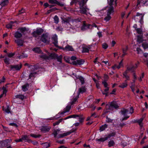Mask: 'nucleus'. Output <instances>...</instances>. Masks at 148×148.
<instances>
[{"label": "nucleus", "mask_w": 148, "mask_h": 148, "mask_svg": "<svg viewBox=\"0 0 148 148\" xmlns=\"http://www.w3.org/2000/svg\"><path fill=\"white\" fill-rule=\"evenodd\" d=\"M27 55L25 54L24 53H22V54L20 56H17V58L20 59L27 58Z\"/></svg>", "instance_id": "nucleus-39"}, {"label": "nucleus", "mask_w": 148, "mask_h": 148, "mask_svg": "<svg viewBox=\"0 0 148 148\" xmlns=\"http://www.w3.org/2000/svg\"><path fill=\"white\" fill-rule=\"evenodd\" d=\"M33 51H35L37 53H41V51L39 47H36L34 48L33 49Z\"/></svg>", "instance_id": "nucleus-37"}, {"label": "nucleus", "mask_w": 148, "mask_h": 148, "mask_svg": "<svg viewBox=\"0 0 148 148\" xmlns=\"http://www.w3.org/2000/svg\"><path fill=\"white\" fill-rule=\"evenodd\" d=\"M121 112L122 114L124 115L128 113L132 114L134 112V109L132 107H131L130 108L129 111L128 109H124L122 110Z\"/></svg>", "instance_id": "nucleus-9"}, {"label": "nucleus", "mask_w": 148, "mask_h": 148, "mask_svg": "<svg viewBox=\"0 0 148 148\" xmlns=\"http://www.w3.org/2000/svg\"><path fill=\"white\" fill-rule=\"evenodd\" d=\"M64 120V119H62L59 120L58 121H56V122L54 123H53V125L54 126H55L56 125H58L60 122H61L62 121Z\"/></svg>", "instance_id": "nucleus-42"}, {"label": "nucleus", "mask_w": 148, "mask_h": 148, "mask_svg": "<svg viewBox=\"0 0 148 148\" xmlns=\"http://www.w3.org/2000/svg\"><path fill=\"white\" fill-rule=\"evenodd\" d=\"M8 0H3L1 3L0 5L2 6H4L8 3Z\"/></svg>", "instance_id": "nucleus-40"}, {"label": "nucleus", "mask_w": 148, "mask_h": 148, "mask_svg": "<svg viewBox=\"0 0 148 148\" xmlns=\"http://www.w3.org/2000/svg\"><path fill=\"white\" fill-rule=\"evenodd\" d=\"M90 48L87 46H84L82 47V51L83 53L88 52Z\"/></svg>", "instance_id": "nucleus-23"}, {"label": "nucleus", "mask_w": 148, "mask_h": 148, "mask_svg": "<svg viewBox=\"0 0 148 148\" xmlns=\"http://www.w3.org/2000/svg\"><path fill=\"white\" fill-rule=\"evenodd\" d=\"M105 109L106 112H109V111L108 110H113V109L110 103V104H108L106 105Z\"/></svg>", "instance_id": "nucleus-21"}, {"label": "nucleus", "mask_w": 148, "mask_h": 148, "mask_svg": "<svg viewBox=\"0 0 148 148\" xmlns=\"http://www.w3.org/2000/svg\"><path fill=\"white\" fill-rule=\"evenodd\" d=\"M2 89L3 90V95L5 94V95L6 93L7 92V90L6 88L5 87H3L2 88Z\"/></svg>", "instance_id": "nucleus-59"}, {"label": "nucleus", "mask_w": 148, "mask_h": 148, "mask_svg": "<svg viewBox=\"0 0 148 148\" xmlns=\"http://www.w3.org/2000/svg\"><path fill=\"white\" fill-rule=\"evenodd\" d=\"M3 110H4L5 112L7 113H9L10 112V109L9 108L8 106H7V108L5 109H4L3 107Z\"/></svg>", "instance_id": "nucleus-43"}, {"label": "nucleus", "mask_w": 148, "mask_h": 148, "mask_svg": "<svg viewBox=\"0 0 148 148\" xmlns=\"http://www.w3.org/2000/svg\"><path fill=\"white\" fill-rule=\"evenodd\" d=\"M80 9V12L83 14H85L86 15H87V14H90L91 15H92L89 12H88L87 13V11H88L89 10V9L88 8H87L86 7H84V6H81L79 7Z\"/></svg>", "instance_id": "nucleus-8"}, {"label": "nucleus", "mask_w": 148, "mask_h": 148, "mask_svg": "<svg viewBox=\"0 0 148 148\" xmlns=\"http://www.w3.org/2000/svg\"><path fill=\"white\" fill-rule=\"evenodd\" d=\"M142 46L144 49H146L148 47V43L144 42L142 44Z\"/></svg>", "instance_id": "nucleus-49"}, {"label": "nucleus", "mask_w": 148, "mask_h": 148, "mask_svg": "<svg viewBox=\"0 0 148 148\" xmlns=\"http://www.w3.org/2000/svg\"><path fill=\"white\" fill-rule=\"evenodd\" d=\"M114 1V0H110V1L109 2V5H110V7H113L112 6V5L113 4V3Z\"/></svg>", "instance_id": "nucleus-58"}, {"label": "nucleus", "mask_w": 148, "mask_h": 148, "mask_svg": "<svg viewBox=\"0 0 148 148\" xmlns=\"http://www.w3.org/2000/svg\"><path fill=\"white\" fill-rule=\"evenodd\" d=\"M140 4V6H147L148 5V0H138L137 6Z\"/></svg>", "instance_id": "nucleus-11"}, {"label": "nucleus", "mask_w": 148, "mask_h": 148, "mask_svg": "<svg viewBox=\"0 0 148 148\" xmlns=\"http://www.w3.org/2000/svg\"><path fill=\"white\" fill-rule=\"evenodd\" d=\"M136 30L137 33L139 34H141L142 33V30L140 28L136 29Z\"/></svg>", "instance_id": "nucleus-52"}, {"label": "nucleus", "mask_w": 148, "mask_h": 148, "mask_svg": "<svg viewBox=\"0 0 148 148\" xmlns=\"http://www.w3.org/2000/svg\"><path fill=\"white\" fill-rule=\"evenodd\" d=\"M131 65L132 66H127L126 70H125L127 71V72H128V71H130L132 73V71H135V68L134 66H132V63H131Z\"/></svg>", "instance_id": "nucleus-20"}, {"label": "nucleus", "mask_w": 148, "mask_h": 148, "mask_svg": "<svg viewBox=\"0 0 148 148\" xmlns=\"http://www.w3.org/2000/svg\"><path fill=\"white\" fill-rule=\"evenodd\" d=\"M10 59L9 58L7 57H5V59H4V62L6 64H10Z\"/></svg>", "instance_id": "nucleus-44"}, {"label": "nucleus", "mask_w": 148, "mask_h": 148, "mask_svg": "<svg viewBox=\"0 0 148 148\" xmlns=\"http://www.w3.org/2000/svg\"><path fill=\"white\" fill-rule=\"evenodd\" d=\"M84 62V61L82 59L77 60L76 61H73L72 63L73 65H80L83 64Z\"/></svg>", "instance_id": "nucleus-12"}, {"label": "nucleus", "mask_w": 148, "mask_h": 148, "mask_svg": "<svg viewBox=\"0 0 148 148\" xmlns=\"http://www.w3.org/2000/svg\"><path fill=\"white\" fill-rule=\"evenodd\" d=\"M108 127V125L106 124H105L100 127L99 130L100 132L103 131L107 128Z\"/></svg>", "instance_id": "nucleus-28"}, {"label": "nucleus", "mask_w": 148, "mask_h": 148, "mask_svg": "<svg viewBox=\"0 0 148 148\" xmlns=\"http://www.w3.org/2000/svg\"><path fill=\"white\" fill-rule=\"evenodd\" d=\"M102 83L103 84L105 87H107L108 85L107 83L106 82V81H104Z\"/></svg>", "instance_id": "nucleus-62"}, {"label": "nucleus", "mask_w": 148, "mask_h": 148, "mask_svg": "<svg viewBox=\"0 0 148 148\" xmlns=\"http://www.w3.org/2000/svg\"><path fill=\"white\" fill-rule=\"evenodd\" d=\"M143 120V118H140L139 120H138L137 121V122L139 123V125L141 126L142 125V123Z\"/></svg>", "instance_id": "nucleus-55"}, {"label": "nucleus", "mask_w": 148, "mask_h": 148, "mask_svg": "<svg viewBox=\"0 0 148 148\" xmlns=\"http://www.w3.org/2000/svg\"><path fill=\"white\" fill-rule=\"evenodd\" d=\"M56 58L57 61L60 62V63L62 62V56L60 55V56H58L57 55V56Z\"/></svg>", "instance_id": "nucleus-46"}, {"label": "nucleus", "mask_w": 148, "mask_h": 148, "mask_svg": "<svg viewBox=\"0 0 148 148\" xmlns=\"http://www.w3.org/2000/svg\"><path fill=\"white\" fill-rule=\"evenodd\" d=\"M63 50H65L68 51H73V49L71 46L69 45H67L63 49Z\"/></svg>", "instance_id": "nucleus-25"}, {"label": "nucleus", "mask_w": 148, "mask_h": 148, "mask_svg": "<svg viewBox=\"0 0 148 148\" xmlns=\"http://www.w3.org/2000/svg\"><path fill=\"white\" fill-rule=\"evenodd\" d=\"M29 88V84H26L22 86V90L24 91H26L28 90Z\"/></svg>", "instance_id": "nucleus-29"}, {"label": "nucleus", "mask_w": 148, "mask_h": 148, "mask_svg": "<svg viewBox=\"0 0 148 148\" xmlns=\"http://www.w3.org/2000/svg\"><path fill=\"white\" fill-rule=\"evenodd\" d=\"M106 88L104 89V92H102V93L103 95H106V96H108V91L109 90V88L108 87H105Z\"/></svg>", "instance_id": "nucleus-41"}, {"label": "nucleus", "mask_w": 148, "mask_h": 148, "mask_svg": "<svg viewBox=\"0 0 148 148\" xmlns=\"http://www.w3.org/2000/svg\"><path fill=\"white\" fill-rule=\"evenodd\" d=\"M114 12V9L113 7H109L107 10V12L106 16L105 17L104 20L107 22L109 21L111 18V17L110 15L112 14H113Z\"/></svg>", "instance_id": "nucleus-3"}, {"label": "nucleus", "mask_w": 148, "mask_h": 148, "mask_svg": "<svg viewBox=\"0 0 148 148\" xmlns=\"http://www.w3.org/2000/svg\"><path fill=\"white\" fill-rule=\"evenodd\" d=\"M145 14L144 13H140L139 12H137L136 15L134 16V19L136 21H137V20H136V17L140 16L139 18H140V20L139 22L141 24H143V17Z\"/></svg>", "instance_id": "nucleus-7"}, {"label": "nucleus", "mask_w": 148, "mask_h": 148, "mask_svg": "<svg viewBox=\"0 0 148 148\" xmlns=\"http://www.w3.org/2000/svg\"><path fill=\"white\" fill-rule=\"evenodd\" d=\"M44 32V30L41 28H37L36 30L32 33V35L34 37L36 38L41 35Z\"/></svg>", "instance_id": "nucleus-5"}, {"label": "nucleus", "mask_w": 148, "mask_h": 148, "mask_svg": "<svg viewBox=\"0 0 148 148\" xmlns=\"http://www.w3.org/2000/svg\"><path fill=\"white\" fill-rule=\"evenodd\" d=\"M116 132L115 131H111L110 133L106 135L108 139L112 137L115 136L116 134Z\"/></svg>", "instance_id": "nucleus-24"}, {"label": "nucleus", "mask_w": 148, "mask_h": 148, "mask_svg": "<svg viewBox=\"0 0 148 148\" xmlns=\"http://www.w3.org/2000/svg\"><path fill=\"white\" fill-rule=\"evenodd\" d=\"M55 23H58L59 22V18L57 15L55 16L54 18Z\"/></svg>", "instance_id": "nucleus-50"}, {"label": "nucleus", "mask_w": 148, "mask_h": 148, "mask_svg": "<svg viewBox=\"0 0 148 148\" xmlns=\"http://www.w3.org/2000/svg\"><path fill=\"white\" fill-rule=\"evenodd\" d=\"M79 79L81 82V83L82 84H83L84 83V78L81 77L79 78Z\"/></svg>", "instance_id": "nucleus-61"}, {"label": "nucleus", "mask_w": 148, "mask_h": 148, "mask_svg": "<svg viewBox=\"0 0 148 148\" xmlns=\"http://www.w3.org/2000/svg\"><path fill=\"white\" fill-rule=\"evenodd\" d=\"M10 125L12 126H14L16 127H18L17 125L15 123H11L9 124Z\"/></svg>", "instance_id": "nucleus-63"}, {"label": "nucleus", "mask_w": 148, "mask_h": 148, "mask_svg": "<svg viewBox=\"0 0 148 148\" xmlns=\"http://www.w3.org/2000/svg\"><path fill=\"white\" fill-rule=\"evenodd\" d=\"M128 72H127V71H125L123 73V78L125 79L127 81V80H130V75H128L127 74Z\"/></svg>", "instance_id": "nucleus-18"}, {"label": "nucleus", "mask_w": 148, "mask_h": 148, "mask_svg": "<svg viewBox=\"0 0 148 148\" xmlns=\"http://www.w3.org/2000/svg\"><path fill=\"white\" fill-rule=\"evenodd\" d=\"M29 140L28 139L27 136V135H24L23 136L22 138L18 139H17L15 140V141L16 142H22L24 140H27L28 142Z\"/></svg>", "instance_id": "nucleus-14"}, {"label": "nucleus", "mask_w": 148, "mask_h": 148, "mask_svg": "<svg viewBox=\"0 0 148 148\" xmlns=\"http://www.w3.org/2000/svg\"><path fill=\"white\" fill-rule=\"evenodd\" d=\"M40 57L46 60L55 59L57 56V55L55 53H51L49 56L46 54L42 55L40 56Z\"/></svg>", "instance_id": "nucleus-4"}, {"label": "nucleus", "mask_w": 148, "mask_h": 148, "mask_svg": "<svg viewBox=\"0 0 148 148\" xmlns=\"http://www.w3.org/2000/svg\"><path fill=\"white\" fill-rule=\"evenodd\" d=\"M90 25V24H86V21H83V25L81 27V29L83 31H84L86 29L89 28V27Z\"/></svg>", "instance_id": "nucleus-16"}, {"label": "nucleus", "mask_w": 148, "mask_h": 148, "mask_svg": "<svg viewBox=\"0 0 148 148\" xmlns=\"http://www.w3.org/2000/svg\"><path fill=\"white\" fill-rule=\"evenodd\" d=\"M29 141L31 142L34 145L37 146L38 145V143L36 141H32L30 140H29L28 142H29Z\"/></svg>", "instance_id": "nucleus-53"}, {"label": "nucleus", "mask_w": 148, "mask_h": 148, "mask_svg": "<svg viewBox=\"0 0 148 148\" xmlns=\"http://www.w3.org/2000/svg\"><path fill=\"white\" fill-rule=\"evenodd\" d=\"M14 55V53H7V56L9 58H11L13 57Z\"/></svg>", "instance_id": "nucleus-56"}, {"label": "nucleus", "mask_w": 148, "mask_h": 148, "mask_svg": "<svg viewBox=\"0 0 148 148\" xmlns=\"http://www.w3.org/2000/svg\"><path fill=\"white\" fill-rule=\"evenodd\" d=\"M52 40L53 43L56 47H58V37L56 35H54L52 38Z\"/></svg>", "instance_id": "nucleus-15"}, {"label": "nucleus", "mask_w": 148, "mask_h": 148, "mask_svg": "<svg viewBox=\"0 0 148 148\" xmlns=\"http://www.w3.org/2000/svg\"><path fill=\"white\" fill-rule=\"evenodd\" d=\"M49 2L51 4H56L60 5V6H64V4L61 3L60 2L57 1V0H49Z\"/></svg>", "instance_id": "nucleus-17"}, {"label": "nucleus", "mask_w": 148, "mask_h": 148, "mask_svg": "<svg viewBox=\"0 0 148 148\" xmlns=\"http://www.w3.org/2000/svg\"><path fill=\"white\" fill-rule=\"evenodd\" d=\"M143 41V36L142 35H139L137 36V41L140 43L142 42Z\"/></svg>", "instance_id": "nucleus-34"}, {"label": "nucleus", "mask_w": 148, "mask_h": 148, "mask_svg": "<svg viewBox=\"0 0 148 148\" xmlns=\"http://www.w3.org/2000/svg\"><path fill=\"white\" fill-rule=\"evenodd\" d=\"M127 82L126 81V80H125L124 82L120 84L119 86V87L122 88H123L127 87Z\"/></svg>", "instance_id": "nucleus-26"}, {"label": "nucleus", "mask_w": 148, "mask_h": 148, "mask_svg": "<svg viewBox=\"0 0 148 148\" xmlns=\"http://www.w3.org/2000/svg\"><path fill=\"white\" fill-rule=\"evenodd\" d=\"M88 0H82L79 2V7L84 6L85 4L87 2Z\"/></svg>", "instance_id": "nucleus-36"}, {"label": "nucleus", "mask_w": 148, "mask_h": 148, "mask_svg": "<svg viewBox=\"0 0 148 148\" xmlns=\"http://www.w3.org/2000/svg\"><path fill=\"white\" fill-rule=\"evenodd\" d=\"M128 49V47L127 46H126L125 47L122 48V50L123 51V54L121 56V57H123L127 55V51Z\"/></svg>", "instance_id": "nucleus-22"}, {"label": "nucleus", "mask_w": 148, "mask_h": 148, "mask_svg": "<svg viewBox=\"0 0 148 148\" xmlns=\"http://www.w3.org/2000/svg\"><path fill=\"white\" fill-rule=\"evenodd\" d=\"M76 130V129L72 130L69 132L61 134H60L61 132L60 130H55L53 131L52 134L53 135L54 138H59L69 135L71 133L75 132Z\"/></svg>", "instance_id": "nucleus-2"}, {"label": "nucleus", "mask_w": 148, "mask_h": 148, "mask_svg": "<svg viewBox=\"0 0 148 148\" xmlns=\"http://www.w3.org/2000/svg\"><path fill=\"white\" fill-rule=\"evenodd\" d=\"M102 47L103 48L106 49L108 48V46L106 43H104L102 45Z\"/></svg>", "instance_id": "nucleus-57"}, {"label": "nucleus", "mask_w": 148, "mask_h": 148, "mask_svg": "<svg viewBox=\"0 0 148 148\" xmlns=\"http://www.w3.org/2000/svg\"><path fill=\"white\" fill-rule=\"evenodd\" d=\"M70 18H64L63 19V21L64 23H69L70 21Z\"/></svg>", "instance_id": "nucleus-51"}, {"label": "nucleus", "mask_w": 148, "mask_h": 148, "mask_svg": "<svg viewBox=\"0 0 148 148\" xmlns=\"http://www.w3.org/2000/svg\"><path fill=\"white\" fill-rule=\"evenodd\" d=\"M108 139V138L106 135V137L104 138H100L98 139L97 140L96 139V140L98 141H100L101 142H104L105 140H107Z\"/></svg>", "instance_id": "nucleus-38"}, {"label": "nucleus", "mask_w": 148, "mask_h": 148, "mask_svg": "<svg viewBox=\"0 0 148 148\" xmlns=\"http://www.w3.org/2000/svg\"><path fill=\"white\" fill-rule=\"evenodd\" d=\"M86 91V89L85 87H82L79 89L78 96L80 93H83Z\"/></svg>", "instance_id": "nucleus-31"}, {"label": "nucleus", "mask_w": 148, "mask_h": 148, "mask_svg": "<svg viewBox=\"0 0 148 148\" xmlns=\"http://www.w3.org/2000/svg\"><path fill=\"white\" fill-rule=\"evenodd\" d=\"M51 127L50 126H41L40 128V130L43 133H46L49 131L50 130Z\"/></svg>", "instance_id": "nucleus-10"}, {"label": "nucleus", "mask_w": 148, "mask_h": 148, "mask_svg": "<svg viewBox=\"0 0 148 148\" xmlns=\"http://www.w3.org/2000/svg\"><path fill=\"white\" fill-rule=\"evenodd\" d=\"M132 73H133L132 75L133 77V79L132 80L133 82H132V83L133 84V86H135V81L137 79V76L136 73L135 71H132Z\"/></svg>", "instance_id": "nucleus-19"}, {"label": "nucleus", "mask_w": 148, "mask_h": 148, "mask_svg": "<svg viewBox=\"0 0 148 148\" xmlns=\"http://www.w3.org/2000/svg\"><path fill=\"white\" fill-rule=\"evenodd\" d=\"M114 144V142L113 140H110L108 143V145L109 147L113 146Z\"/></svg>", "instance_id": "nucleus-45"}, {"label": "nucleus", "mask_w": 148, "mask_h": 148, "mask_svg": "<svg viewBox=\"0 0 148 148\" xmlns=\"http://www.w3.org/2000/svg\"><path fill=\"white\" fill-rule=\"evenodd\" d=\"M15 42L18 46H22L23 45V41L22 40L17 39L15 40Z\"/></svg>", "instance_id": "nucleus-30"}, {"label": "nucleus", "mask_w": 148, "mask_h": 148, "mask_svg": "<svg viewBox=\"0 0 148 148\" xmlns=\"http://www.w3.org/2000/svg\"><path fill=\"white\" fill-rule=\"evenodd\" d=\"M110 103L113 109L114 108L117 109L119 107V106L116 102L113 101L111 102Z\"/></svg>", "instance_id": "nucleus-27"}, {"label": "nucleus", "mask_w": 148, "mask_h": 148, "mask_svg": "<svg viewBox=\"0 0 148 148\" xmlns=\"http://www.w3.org/2000/svg\"><path fill=\"white\" fill-rule=\"evenodd\" d=\"M22 36V34L18 32H16L14 34V36L16 38H21Z\"/></svg>", "instance_id": "nucleus-33"}, {"label": "nucleus", "mask_w": 148, "mask_h": 148, "mask_svg": "<svg viewBox=\"0 0 148 148\" xmlns=\"http://www.w3.org/2000/svg\"><path fill=\"white\" fill-rule=\"evenodd\" d=\"M30 136L34 138H40L41 136V135L40 134L36 135L33 134H30Z\"/></svg>", "instance_id": "nucleus-48"}, {"label": "nucleus", "mask_w": 148, "mask_h": 148, "mask_svg": "<svg viewBox=\"0 0 148 148\" xmlns=\"http://www.w3.org/2000/svg\"><path fill=\"white\" fill-rule=\"evenodd\" d=\"M79 97L77 95L75 97L73 98L71 100V101L69 103L68 105L64 109L63 111L60 112L58 114L60 115V117H63L66 115V113L69 111L71 108V106L77 102V99Z\"/></svg>", "instance_id": "nucleus-1"}, {"label": "nucleus", "mask_w": 148, "mask_h": 148, "mask_svg": "<svg viewBox=\"0 0 148 148\" xmlns=\"http://www.w3.org/2000/svg\"><path fill=\"white\" fill-rule=\"evenodd\" d=\"M18 30L20 31L22 33H23L27 31V29L25 27L19 28Z\"/></svg>", "instance_id": "nucleus-47"}, {"label": "nucleus", "mask_w": 148, "mask_h": 148, "mask_svg": "<svg viewBox=\"0 0 148 148\" xmlns=\"http://www.w3.org/2000/svg\"><path fill=\"white\" fill-rule=\"evenodd\" d=\"M10 67L11 69L14 71L19 70L21 68L22 66L21 64L20 65L18 64L14 65H11Z\"/></svg>", "instance_id": "nucleus-13"}, {"label": "nucleus", "mask_w": 148, "mask_h": 148, "mask_svg": "<svg viewBox=\"0 0 148 148\" xmlns=\"http://www.w3.org/2000/svg\"><path fill=\"white\" fill-rule=\"evenodd\" d=\"M79 115L77 114H74L73 115H70L66 118L64 119V120H65L67 119L71 118H75L76 117H79Z\"/></svg>", "instance_id": "nucleus-32"}, {"label": "nucleus", "mask_w": 148, "mask_h": 148, "mask_svg": "<svg viewBox=\"0 0 148 148\" xmlns=\"http://www.w3.org/2000/svg\"><path fill=\"white\" fill-rule=\"evenodd\" d=\"M56 29L58 31H62L63 29L61 26H58L56 28Z\"/></svg>", "instance_id": "nucleus-60"}, {"label": "nucleus", "mask_w": 148, "mask_h": 148, "mask_svg": "<svg viewBox=\"0 0 148 148\" xmlns=\"http://www.w3.org/2000/svg\"><path fill=\"white\" fill-rule=\"evenodd\" d=\"M15 97L16 98L22 100L24 99L25 98V97L24 95L21 94L18 95H16Z\"/></svg>", "instance_id": "nucleus-35"}, {"label": "nucleus", "mask_w": 148, "mask_h": 148, "mask_svg": "<svg viewBox=\"0 0 148 148\" xmlns=\"http://www.w3.org/2000/svg\"><path fill=\"white\" fill-rule=\"evenodd\" d=\"M50 38L48 37L47 33L43 34L41 37V40L44 43H49V42Z\"/></svg>", "instance_id": "nucleus-6"}, {"label": "nucleus", "mask_w": 148, "mask_h": 148, "mask_svg": "<svg viewBox=\"0 0 148 148\" xmlns=\"http://www.w3.org/2000/svg\"><path fill=\"white\" fill-rule=\"evenodd\" d=\"M6 27L8 29L12 28V26L11 24H7L6 25Z\"/></svg>", "instance_id": "nucleus-64"}, {"label": "nucleus", "mask_w": 148, "mask_h": 148, "mask_svg": "<svg viewBox=\"0 0 148 148\" xmlns=\"http://www.w3.org/2000/svg\"><path fill=\"white\" fill-rule=\"evenodd\" d=\"M36 74V73H30L29 75V79H31L32 77H34Z\"/></svg>", "instance_id": "nucleus-54"}]
</instances>
